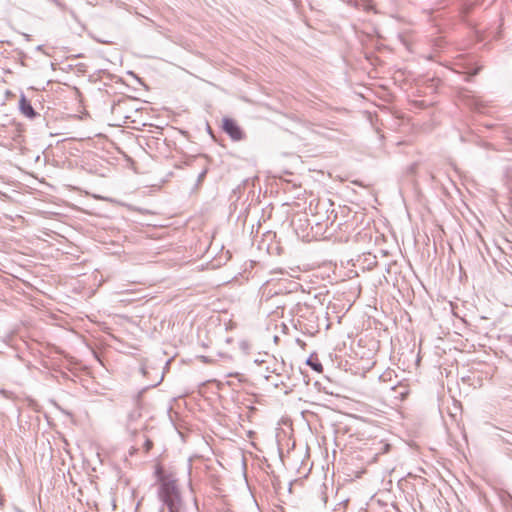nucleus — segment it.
<instances>
[{"mask_svg":"<svg viewBox=\"0 0 512 512\" xmlns=\"http://www.w3.org/2000/svg\"><path fill=\"white\" fill-rule=\"evenodd\" d=\"M159 498L167 507L168 512H183V502L175 481H162L159 488Z\"/></svg>","mask_w":512,"mask_h":512,"instance_id":"obj_1","label":"nucleus"},{"mask_svg":"<svg viewBox=\"0 0 512 512\" xmlns=\"http://www.w3.org/2000/svg\"><path fill=\"white\" fill-rule=\"evenodd\" d=\"M223 131L234 141H240L244 138V133L238 124L231 118H224L222 124Z\"/></svg>","mask_w":512,"mask_h":512,"instance_id":"obj_2","label":"nucleus"},{"mask_svg":"<svg viewBox=\"0 0 512 512\" xmlns=\"http://www.w3.org/2000/svg\"><path fill=\"white\" fill-rule=\"evenodd\" d=\"M18 108L20 113L30 120H34L35 118L40 116V114L35 111L31 102L27 99V97L24 94L20 95Z\"/></svg>","mask_w":512,"mask_h":512,"instance_id":"obj_3","label":"nucleus"},{"mask_svg":"<svg viewBox=\"0 0 512 512\" xmlns=\"http://www.w3.org/2000/svg\"><path fill=\"white\" fill-rule=\"evenodd\" d=\"M307 364L316 372H322L323 366L318 359L309 358Z\"/></svg>","mask_w":512,"mask_h":512,"instance_id":"obj_4","label":"nucleus"},{"mask_svg":"<svg viewBox=\"0 0 512 512\" xmlns=\"http://www.w3.org/2000/svg\"><path fill=\"white\" fill-rule=\"evenodd\" d=\"M152 445H153L152 441L149 439H146L145 443H144L145 451L148 452L152 448Z\"/></svg>","mask_w":512,"mask_h":512,"instance_id":"obj_5","label":"nucleus"},{"mask_svg":"<svg viewBox=\"0 0 512 512\" xmlns=\"http://www.w3.org/2000/svg\"><path fill=\"white\" fill-rule=\"evenodd\" d=\"M389 448H390V445H389V444H384V445H383V449H382V452H381V453H386V452H388Z\"/></svg>","mask_w":512,"mask_h":512,"instance_id":"obj_6","label":"nucleus"}]
</instances>
